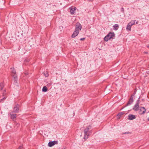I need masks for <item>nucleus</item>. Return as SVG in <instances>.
<instances>
[{
	"instance_id": "c85d7f7f",
	"label": "nucleus",
	"mask_w": 149,
	"mask_h": 149,
	"mask_svg": "<svg viewBox=\"0 0 149 149\" xmlns=\"http://www.w3.org/2000/svg\"><path fill=\"white\" fill-rule=\"evenodd\" d=\"M88 1H92L93 0H88Z\"/></svg>"
},
{
	"instance_id": "5701e85b",
	"label": "nucleus",
	"mask_w": 149,
	"mask_h": 149,
	"mask_svg": "<svg viewBox=\"0 0 149 149\" xmlns=\"http://www.w3.org/2000/svg\"><path fill=\"white\" fill-rule=\"evenodd\" d=\"M6 99V97H4L3 98H2L0 100V102H2L3 101V100L4 99Z\"/></svg>"
},
{
	"instance_id": "f257e3e1",
	"label": "nucleus",
	"mask_w": 149,
	"mask_h": 149,
	"mask_svg": "<svg viewBox=\"0 0 149 149\" xmlns=\"http://www.w3.org/2000/svg\"><path fill=\"white\" fill-rule=\"evenodd\" d=\"M91 127L89 126L87 127L84 130V138L85 139H87L88 137V136L90 135L91 133Z\"/></svg>"
},
{
	"instance_id": "2eb2a0df",
	"label": "nucleus",
	"mask_w": 149,
	"mask_h": 149,
	"mask_svg": "<svg viewBox=\"0 0 149 149\" xmlns=\"http://www.w3.org/2000/svg\"><path fill=\"white\" fill-rule=\"evenodd\" d=\"M113 29L116 30H118V24H115L113 26Z\"/></svg>"
},
{
	"instance_id": "c756f323",
	"label": "nucleus",
	"mask_w": 149,
	"mask_h": 149,
	"mask_svg": "<svg viewBox=\"0 0 149 149\" xmlns=\"http://www.w3.org/2000/svg\"><path fill=\"white\" fill-rule=\"evenodd\" d=\"M147 47L149 48V45H148L147 46Z\"/></svg>"
},
{
	"instance_id": "1a4fd4ad",
	"label": "nucleus",
	"mask_w": 149,
	"mask_h": 149,
	"mask_svg": "<svg viewBox=\"0 0 149 149\" xmlns=\"http://www.w3.org/2000/svg\"><path fill=\"white\" fill-rule=\"evenodd\" d=\"M79 33V31L77 30H75L73 33L72 35V37L74 38L77 36L78 34Z\"/></svg>"
},
{
	"instance_id": "cd10ccee",
	"label": "nucleus",
	"mask_w": 149,
	"mask_h": 149,
	"mask_svg": "<svg viewBox=\"0 0 149 149\" xmlns=\"http://www.w3.org/2000/svg\"><path fill=\"white\" fill-rule=\"evenodd\" d=\"M51 84H47V86H49L51 85Z\"/></svg>"
},
{
	"instance_id": "9d476101",
	"label": "nucleus",
	"mask_w": 149,
	"mask_h": 149,
	"mask_svg": "<svg viewBox=\"0 0 149 149\" xmlns=\"http://www.w3.org/2000/svg\"><path fill=\"white\" fill-rule=\"evenodd\" d=\"M13 80L14 81V84L15 85H17V83L18 81V79H17V76L15 75H13Z\"/></svg>"
},
{
	"instance_id": "b1692460",
	"label": "nucleus",
	"mask_w": 149,
	"mask_h": 149,
	"mask_svg": "<svg viewBox=\"0 0 149 149\" xmlns=\"http://www.w3.org/2000/svg\"><path fill=\"white\" fill-rule=\"evenodd\" d=\"M121 11L123 13L124 12V9L123 8H121Z\"/></svg>"
},
{
	"instance_id": "423d86ee",
	"label": "nucleus",
	"mask_w": 149,
	"mask_h": 149,
	"mask_svg": "<svg viewBox=\"0 0 149 149\" xmlns=\"http://www.w3.org/2000/svg\"><path fill=\"white\" fill-rule=\"evenodd\" d=\"M58 143V141H52L49 142L48 143V146L49 147H52L55 144H56Z\"/></svg>"
},
{
	"instance_id": "7c9ffc66",
	"label": "nucleus",
	"mask_w": 149,
	"mask_h": 149,
	"mask_svg": "<svg viewBox=\"0 0 149 149\" xmlns=\"http://www.w3.org/2000/svg\"><path fill=\"white\" fill-rule=\"evenodd\" d=\"M148 120L149 121V117L148 118Z\"/></svg>"
},
{
	"instance_id": "a878e982",
	"label": "nucleus",
	"mask_w": 149,
	"mask_h": 149,
	"mask_svg": "<svg viewBox=\"0 0 149 149\" xmlns=\"http://www.w3.org/2000/svg\"><path fill=\"white\" fill-rule=\"evenodd\" d=\"M22 146H20L19 148H18V149H22Z\"/></svg>"
},
{
	"instance_id": "f704fd0d",
	"label": "nucleus",
	"mask_w": 149,
	"mask_h": 149,
	"mask_svg": "<svg viewBox=\"0 0 149 149\" xmlns=\"http://www.w3.org/2000/svg\"><path fill=\"white\" fill-rule=\"evenodd\" d=\"M17 125H19V124H17Z\"/></svg>"
},
{
	"instance_id": "9b49d317",
	"label": "nucleus",
	"mask_w": 149,
	"mask_h": 149,
	"mask_svg": "<svg viewBox=\"0 0 149 149\" xmlns=\"http://www.w3.org/2000/svg\"><path fill=\"white\" fill-rule=\"evenodd\" d=\"M136 117L135 115L132 114H130L128 116V119L131 120L136 118Z\"/></svg>"
},
{
	"instance_id": "a211bd4d",
	"label": "nucleus",
	"mask_w": 149,
	"mask_h": 149,
	"mask_svg": "<svg viewBox=\"0 0 149 149\" xmlns=\"http://www.w3.org/2000/svg\"><path fill=\"white\" fill-rule=\"evenodd\" d=\"M126 30L127 31H130L131 30V27L127 24L126 28Z\"/></svg>"
},
{
	"instance_id": "ddd939ff",
	"label": "nucleus",
	"mask_w": 149,
	"mask_h": 149,
	"mask_svg": "<svg viewBox=\"0 0 149 149\" xmlns=\"http://www.w3.org/2000/svg\"><path fill=\"white\" fill-rule=\"evenodd\" d=\"M136 20H132L128 24V25L130 27H131V26L135 24Z\"/></svg>"
},
{
	"instance_id": "39448f33",
	"label": "nucleus",
	"mask_w": 149,
	"mask_h": 149,
	"mask_svg": "<svg viewBox=\"0 0 149 149\" xmlns=\"http://www.w3.org/2000/svg\"><path fill=\"white\" fill-rule=\"evenodd\" d=\"M81 25L79 23H77L76 25L75 30L79 31L81 30Z\"/></svg>"
},
{
	"instance_id": "aec40b11",
	"label": "nucleus",
	"mask_w": 149,
	"mask_h": 149,
	"mask_svg": "<svg viewBox=\"0 0 149 149\" xmlns=\"http://www.w3.org/2000/svg\"><path fill=\"white\" fill-rule=\"evenodd\" d=\"M44 74L45 75V76L46 77H47L49 76V74L47 72H44Z\"/></svg>"
},
{
	"instance_id": "4468645a",
	"label": "nucleus",
	"mask_w": 149,
	"mask_h": 149,
	"mask_svg": "<svg viewBox=\"0 0 149 149\" xmlns=\"http://www.w3.org/2000/svg\"><path fill=\"white\" fill-rule=\"evenodd\" d=\"M10 115L11 116V118L12 119H14L16 117V114H11L10 113Z\"/></svg>"
},
{
	"instance_id": "393cba45",
	"label": "nucleus",
	"mask_w": 149,
	"mask_h": 149,
	"mask_svg": "<svg viewBox=\"0 0 149 149\" xmlns=\"http://www.w3.org/2000/svg\"><path fill=\"white\" fill-rule=\"evenodd\" d=\"M85 39V38H82L80 39V40H84Z\"/></svg>"
},
{
	"instance_id": "412c9836",
	"label": "nucleus",
	"mask_w": 149,
	"mask_h": 149,
	"mask_svg": "<svg viewBox=\"0 0 149 149\" xmlns=\"http://www.w3.org/2000/svg\"><path fill=\"white\" fill-rule=\"evenodd\" d=\"M123 113H123V112H121L119 113L117 115V116H119V117H120L122 115H123Z\"/></svg>"
},
{
	"instance_id": "6e6552de",
	"label": "nucleus",
	"mask_w": 149,
	"mask_h": 149,
	"mask_svg": "<svg viewBox=\"0 0 149 149\" xmlns=\"http://www.w3.org/2000/svg\"><path fill=\"white\" fill-rule=\"evenodd\" d=\"M133 101V97L132 96L129 100V101H128L127 104V105L125 106V107H126L127 106L130 105L132 103Z\"/></svg>"
},
{
	"instance_id": "bb28decb",
	"label": "nucleus",
	"mask_w": 149,
	"mask_h": 149,
	"mask_svg": "<svg viewBox=\"0 0 149 149\" xmlns=\"http://www.w3.org/2000/svg\"><path fill=\"white\" fill-rule=\"evenodd\" d=\"M25 74L26 75H27L28 74V73L27 72L25 73Z\"/></svg>"
},
{
	"instance_id": "6ab92c4d",
	"label": "nucleus",
	"mask_w": 149,
	"mask_h": 149,
	"mask_svg": "<svg viewBox=\"0 0 149 149\" xmlns=\"http://www.w3.org/2000/svg\"><path fill=\"white\" fill-rule=\"evenodd\" d=\"M3 86V83H1L0 84V90L2 89Z\"/></svg>"
},
{
	"instance_id": "72a5a7b5",
	"label": "nucleus",
	"mask_w": 149,
	"mask_h": 149,
	"mask_svg": "<svg viewBox=\"0 0 149 149\" xmlns=\"http://www.w3.org/2000/svg\"><path fill=\"white\" fill-rule=\"evenodd\" d=\"M138 22H136V24H138Z\"/></svg>"
},
{
	"instance_id": "4be33fe9",
	"label": "nucleus",
	"mask_w": 149,
	"mask_h": 149,
	"mask_svg": "<svg viewBox=\"0 0 149 149\" xmlns=\"http://www.w3.org/2000/svg\"><path fill=\"white\" fill-rule=\"evenodd\" d=\"M6 94L5 90H4L3 93V96H5Z\"/></svg>"
},
{
	"instance_id": "f03ea898",
	"label": "nucleus",
	"mask_w": 149,
	"mask_h": 149,
	"mask_svg": "<svg viewBox=\"0 0 149 149\" xmlns=\"http://www.w3.org/2000/svg\"><path fill=\"white\" fill-rule=\"evenodd\" d=\"M114 36V34L113 33H110L104 38V40L106 41H107Z\"/></svg>"
},
{
	"instance_id": "20e7f679",
	"label": "nucleus",
	"mask_w": 149,
	"mask_h": 149,
	"mask_svg": "<svg viewBox=\"0 0 149 149\" xmlns=\"http://www.w3.org/2000/svg\"><path fill=\"white\" fill-rule=\"evenodd\" d=\"M139 100H138L137 102L134 105L133 109L135 111H138L139 107Z\"/></svg>"
},
{
	"instance_id": "f3484780",
	"label": "nucleus",
	"mask_w": 149,
	"mask_h": 149,
	"mask_svg": "<svg viewBox=\"0 0 149 149\" xmlns=\"http://www.w3.org/2000/svg\"><path fill=\"white\" fill-rule=\"evenodd\" d=\"M47 91V89L46 86H44L42 89V91L44 92H46Z\"/></svg>"
},
{
	"instance_id": "f8f14e48",
	"label": "nucleus",
	"mask_w": 149,
	"mask_h": 149,
	"mask_svg": "<svg viewBox=\"0 0 149 149\" xmlns=\"http://www.w3.org/2000/svg\"><path fill=\"white\" fill-rule=\"evenodd\" d=\"M19 105L18 104L16 105L14 107L13 112L15 113H17L19 110Z\"/></svg>"
},
{
	"instance_id": "2f4dec72",
	"label": "nucleus",
	"mask_w": 149,
	"mask_h": 149,
	"mask_svg": "<svg viewBox=\"0 0 149 149\" xmlns=\"http://www.w3.org/2000/svg\"><path fill=\"white\" fill-rule=\"evenodd\" d=\"M145 53H146V54H147V52H144Z\"/></svg>"
},
{
	"instance_id": "473e14b6",
	"label": "nucleus",
	"mask_w": 149,
	"mask_h": 149,
	"mask_svg": "<svg viewBox=\"0 0 149 149\" xmlns=\"http://www.w3.org/2000/svg\"><path fill=\"white\" fill-rule=\"evenodd\" d=\"M25 61H27L28 62L29 61L28 60H26Z\"/></svg>"
},
{
	"instance_id": "dca6fc26",
	"label": "nucleus",
	"mask_w": 149,
	"mask_h": 149,
	"mask_svg": "<svg viewBox=\"0 0 149 149\" xmlns=\"http://www.w3.org/2000/svg\"><path fill=\"white\" fill-rule=\"evenodd\" d=\"M11 71L12 72L15 74L16 73V71L15 70V69L13 68H11Z\"/></svg>"
},
{
	"instance_id": "7ed1b4c3",
	"label": "nucleus",
	"mask_w": 149,
	"mask_h": 149,
	"mask_svg": "<svg viewBox=\"0 0 149 149\" xmlns=\"http://www.w3.org/2000/svg\"><path fill=\"white\" fill-rule=\"evenodd\" d=\"M138 111L139 114H143L145 113L146 109L144 107H141L139 108Z\"/></svg>"
},
{
	"instance_id": "0eeeda50",
	"label": "nucleus",
	"mask_w": 149,
	"mask_h": 149,
	"mask_svg": "<svg viewBox=\"0 0 149 149\" xmlns=\"http://www.w3.org/2000/svg\"><path fill=\"white\" fill-rule=\"evenodd\" d=\"M70 10V11L71 14H74L75 13V10L76 9V7L72 8L71 7H70L69 8Z\"/></svg>"
}]
</instances>
